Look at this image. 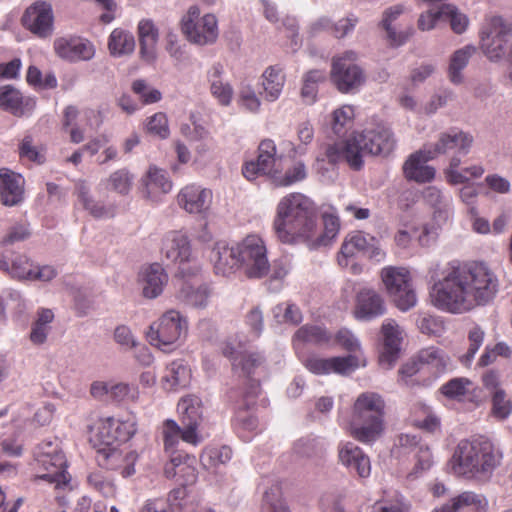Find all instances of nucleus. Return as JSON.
I'll return each instance as SVG.
<instances>
[{"instance_id":"864d4df0","label":"nucleus","mask_w":512,"mask_h":512,"mask_svg":"<svg viewBox=\"0 0 512 512\" xmlns=\"http://www.w3.org/2000/svg\"><path fill=\"white\" fill-rule=\"evenodd\" d=\"M134 175L126 168H121L110 174L106 180V188L121 195H127L133 185Z\"/></svg>"},{"instance_id":"e2e57ef3","label":"nucleus","mask_w":512,"mask_h":512,"mask_svg":"<svg viewBox=\"0 0 512 512\" xmlns=\"http://www.w3.org/2000/svg\"><path fill=\"white\" fill-rule=\"evenodd\" d=\"M297 136L301 144L293 146L290 150L289 155L292 158H295L297 155H303L306 151L303 145H308L312 142L314 138L312 125L308 122L301 123L297 128Z\"/></svg>"},{"instance_id":"6ab92c4d","label":"nucleus","mask_w":512,"mask_h":512,"mask_svg":"<svg viewBox=\"0 0 512 512\" xmlns=\"http://www.w3.org/2000/svg\"><path fill=\"white\" fill-rule=\"evenodd\" d=\"M449 21L451 29L456 34H462L469 25L468 17L450 4H442L422 13L418 19V28L422 31L433 29L439 22Z\"/></svg>"},{"instance_id":"f8f14e48","label":"nucleus","mask_w":512,"mask_h":512,"mask_svg":"<svg viewBox=\"0 0 512 512\" xmlns=\"http://www.w3.org/2000/svg\"><path fill=\"white\" fill-rule=\"evenodd\" d=\"M512 34V18L491 17L480 32V47L490 60L500 59Z\"/></svg>"},{"instance_id":"412c9836","label":"nucleus","mask_w":512,"mask_h":512,"mask_svg":"<svg viewBox=\"0 0 512 512\" xmlns=\"http://www.w3.org/2000/svg\"><path fill=\"white\" fill-rule=\"evenodd\" d=\"M156 438L161 440L163 450L168 457L182 452L178 449L181 440L193 446L200 442L198 433H194L193 429L181 427L173 419H166L159 425Z\"/></svg>"},{"instance_id":"4be33fe9","label":"nucleus","mask_w":512,"mask_h":512,"mask_svg":"<svg viewBox=\"0 0 512 512\" xmlns=\"http://www.w3.org/2000/svg\"><path fill=\"white\" fill-rule=\"evenodd\" d=\"M23 26L39 38H48L53 34L54 15L50 3L37 1L29 6L23 17Z\"/></svg>"},{"instance_id":"bb28decb","label":"nucleus","mask_w":512,"mask_h":512,"mask_svg":"<svg viewBox=\"0 0 512 512\" xmlns=\"http://www.w3.org/2000/svg\"><path fill=\"white\" fill-rule=\"evenodd\" d=\"M338 460L350 473H355L360 478H367L371 474L369 456L353 442L339 443Z\"/></svg>"},{"instance_id":"c03bdc74","label":"nucleus","mask_w":512,"mask_h":512,"mask_svg":"<svg viewBox=\"0 0 512 512\" xmlns=\"http://www.w3.org/2000/svg\"><path fill=\"white\" fill-rule=\"evenodd\" d=\"M417 360L421 365L429 366L436 377L444 373L450 364L447 353L434 346L421 349L417 354Z\"/></svg>"},{"instance_id":"338daca9","label":"nucleus","mask_w":512,"mask_h":512,"mask_svg":"<svg viewBox=\"0 0 512 512\" xmlns=\"http://www.w3.org/2000/svg\"><path fill=\"white\" fill-rule=\"evenodd\" d=\"M146 128L150 134L159 136L162 139L169 136L168 120L162 112L155 113L148 118Z\"/></svg>"},{"instance_id":"a19ab883","label":"nucleus","mask_w":512,"mask_h":512,"mask_svg":"<svg viewBox=\"0 0 512 512\" xmlns=\"http://www.w3.org/2000/svg\"><path fill=\"white\" fill-rule=\"evenodd\" d=\"M177 407L182 425L187 429H193L194 433H198L202 420L201 400L196 396L189 395L181 398Z\"/></svg>"},{"instance_id":"b1692460","label":"nucleus","mask_w":512,"mask_h":512,"mask_svg":"<svg viewBox=\"0 0 512 512\" xmlns=\"http://www.w3.org/2000/svg\"><path fill=\"white\" fill-rule=\"evenodd\" d=\"M164 475L176 479L182 486L192 485L197 481L196 458L186 452L169 456L164 466Z\"/></svg>"},{"instance_id":"13d9d810","label":"nucleus","mask_w":512,"mask_h":512,"mask_svg":"<svg viewBox=\"0 0 512 512\" xmlns=\"http://www.w3.org/2000/svg\"><path fill=\"white\" fill-rule=\"evenodd\" d=\"M76 189L79 201L82 203L83 207L91 213V215L95 218H102L108 215V211L103 205L96 203L91 199L88 188L85 186L84 182L77 184Z\"/></svg>"},{"instance_id":"c756f323","label":"nucleus","mask_w":512,"mask_h":512,"mask_svg":"<svg viewBox=\"0 0 512 512\" xmlns=\"http://www.w3.org/2000/svg\"><path fill=\"white\" fill-rule=\"evenodd\" d=\"M36 107L32 97H25L11 85L0 86V108L16 117L30 115Z\"/></svg>"},{"instance_id":"a878e982","label":"nucleus","mask_w":512,"mask_h":512,"mask_svg":"<svg viewBox=\"0 0 512 512\" xmlns=\"http://www.w3.org/2000/svg\"><path fill=\"white\" fill-rule=\"evenodd\" d=\"M213 194L210 189L200 185L189 184L177 194L178 205L190 214H203L211 206Z\"/></svg>"},{"instance_id":"4d7b16f0","label":"nucleus","mask_w":512,"mask_h":512,"mask_svg":"<svg viewBox=\"0 0 512 512\" xmlns=\"http://www.w3.org/2000/svg\"><path fill=\"white\" fill-rule=\"evenodd\" d=\"M232 458V450L228 446L211 447L203 450L200 460L207 468H214L227 463Z\"/></svg>"},{"instance_id":"9d476101","label":"nucleus","mask_w":512,"mask_h":512,"mask_svg":"<svg viewBox=\"0 0 512 512\" xmlns=\"http://www.w3.org/2000/svg\"><path fill=\"white\" fill-rule=\"evenodd\" d=\"M381 279L387 293L402 311L414 307L417 301L410 272L404 267L387 266L381 270Z\"/></svg>"},{"instance_id":"f03ea898","label":"nucleus","mask_w":512,"mask_h":512,"mask_svg":"<svg viewBox=\"0 0 512 512\" xmlns=\"http://www.w3.org/2000/svg\"><path fill=\"white\" fill-rule=\"evenodd\" d=\"M317 208L306 195L289 193L277 204L273 230L284 244H296L311 239L316 229Z\"/></svg>"},{"instance_id":"79ce46f5","label":"nucleus","mask_w":512,"mask_h":512,"mask_svg":"<svg viewBox=\"0 0 512 512\" xmlns=\"http://www.w3.org/2000/svg\"><path fill=\"white\" fill-rule=\"evenodd\" d=\"M285 84V75L282 68L277 65L269 66L262 74V87L264 99L270 102L280 97Z\"/></svg>"},{"instance_id":"4c0bfd02","label":"nucleus","mask_w":512,"mask_h":512,"mask_svg":"<svg viewBox=\"0 0 512 512\" xmlns=\"http://www.w3.org/2000/svg\"><path fill=\"white\" fill-rule=\"evenodd\" d=\"M191 379V370L183 360H174L168 364L162 376L164 389L172 391L188 386Z\"/></svg>"},{"instance_id":"774afa93","label":"nucleus","mask_w":512,"mask_h":512,"mask_svg":"<svg viewBox=\"0 0 512 512\" xmlns=\"http://www.w3.org/2000/svg\"><path fill=\"white\" fill-rule=\"evenodd\" d=\"M112 399L117 402L135 401L138 398L139 392L137 387L130 386L125 383L110 384L108 393Z\"/></svg>"},{"instance_id":"0e129e2a","label":"nucleus","mask_w":512,"mask_h":512,"mask_svg":"<svg viewBox=\"0 0 512 512\" xmlns=\"http://www.w3.org/2000/svg\"><path fill=\"white\" fill-rule=\"evenodd\" d=\"M485 333L479 326L472 327L468 332L469 348L467 353L461 358L464 364H468L474 358L475 354L484 341Z\"/></svg>"},{"instance_id":"09e8293b","label":"nucleus","mask_w":512,"mask_h":512,"mask_svg":"<svg viewBox=\"0 0 512 512\" xmlns=\"http://www.w3.org/2000/svg\"><path fill=\"white\" fill-rule=\"evenodd\" d=\"M476 52V47L473 45H467L463 48L456 50L451 58L448 67V76L452 83L460 84L463 81V69L469 63L470 58Z\"/></svg>"},{"instance_id":"20e7f679","label":"nucleus","mask_w":512,"mask_h":512,"mask_svg":"<svg viewBox=\"0 0 512 512\" xmlns=\"http://www.w3.org/2000/svg\"><path fill=\"white\" fill-rule=\"evenodd\" d=\"M395 147V139L390 129L377 126L365 130L359 137L338 141L328 145L325 151L329 163L346 162L353 170L363 167L362 153L372 155H389Z\"/></svg>"},{"instance_id":"aec40b11","label":"nucleus","mask_w":512,"mask_h":512,"mask_svg":"<svg viewBox=\"0 0 512 512\" xmlns=\"http://www.w3.org/2000/svg\"><path fill=\"white\" fill-rule=\"evenodd\" d=\"M473 143V137L459 129H451L440 133L438 140L429 146L430 155L428 158H436L439 155L456 156L467 155Z\"/></svg>"},{"instance_id":"3c124183","label":"nucleus","mask_w":512,"mask_h":512,"mask_svg":"<svg viewBox=\"0 0 512 512\" xmlns=\"http://www.w3.org/2000/svg\"><path fill=\"white\" fill-rule=\"evenodd\" d=\"M471 387L472 381L470 379L466 377H456L444 383L439 391L449 400L462 402L470 393Z\"/></svg>"},{"instance_id":"f3484780","label":"nucleus","mask_w":512,"mask_h":512,"mask_svg":"<svg viewBox=\"0 0 512 512\" xmlns=\"http://www.w3.org/2000/svg\"><path fill=\"white\" fill-rule=\"evenodd\" d=\"M358 254H363L376 261L382 260L385 255L379 246V241L374 236L362 231H355L345 237L337 256L338 264L347 267L350 259Z\"/></svg>"},{"instance_id":"dca6fc26","label":"nucleus","mask_w":512,"mask_h":512,"mask_svg":"<svg viewBox=\"0 0 512 512\" xmlns=\"http://www.w3.org/2000/svg\"><path fill=\"white\" fill-rule=\"evenodd\" d=\"M163 251L168 260L180 265L182 277L197 276L200 266L193 258L190 241L181 231L167 234L163 243Z\"/></svg>"},{"instance_id":"ddd939ff","label":"nucleus","mask_w":512,"mask_h":512,"mask_svg":"<svg viewBox=\"0 0 512 512\" xmlns=\"http://www.w3.org/2000/svg\"><path fill=\"white\" fill-rule=\"evenodd\" d=\"M241 265L248 278H262L267 275L269 262L264 241L257 235H248L236 245Z\"/></svg>"},{"instance_id":"f704fd0d","label":"nucleus","mask_w":512,"mask_h":512,"mask_svg":"<svg viewBox=\"0 0 512 512\" xmlns=\"http://www.w3.org/2000/svg\"><path fill=\"white\" fill-rule=\"evenodd\" d=\"M382 335L384 340L383 352L380 361L387 362L389 365L394 362L400 351L402 341V331L393 319H387L382 324Z\"/></svg>"},{"instance_id":"39448f33","label":"nucleus","mask_w":512,"mask_h":512,"mask_svg":"<svg viewBox=\"0 0 512 512\" xmlns=\"http://www.w3.org/2000/svg\"><path fill=\"white\" fill-rule=\"evenodd\" d=\"M385 402L374 392L361 393L355 400L349 418H342L340 425L355 440L370 444L384 431Z\"/></svg>"},{"instance_id":"052dcab7","label":"nucleus","mask_w":512,"mask_h":512,"mask_svg":"<svg viewBox=\"0 0 512 512\" xmlns=\"http://www.w3.org/2000/svg\"><path fill=\"white\" fill-rule=\"evenodd\" d=\"M133 92L138 95L142 104H153L161 100L162 94L158 89L152 88L144 80H136L132 84Z\"/></svg>"},{"instance_id":"423d86ee","label":"nucleus","mask_w":512,"mask_h":512,"mask_svg":"<svg viewBox=\"0 0 512 512\" xmlns=\"http://www.w3.org/2000/svg\"><path fill=\"white\" fill-rule=\"evenodd\" d=\"M260 390L258 381L248 379L244 387L229 391L235 410L232 427L243 441H250L259 432V421L250 409L256 404Z\"/></svg>"},{"instance_id":"e433bc0d","label":"nucleus","mask_w":512,"mask_h":512,"mask_svg":"<svg viewBox=\"0 0 512 512\" xmlns=\"http://www.w3.org/2000/svg\"><path fill=\"white\" fill-rule=\"evenodd\" d=\"M180 288L177 298L187 305L193 307H204L210 296V290L206 284L198 283L195 278L193 282L189 280H180Z\"/></svg>"},{"instance_id":"7ed1b4c3","label":"nucleus","mask_w":512,"mask_h":512,"mask_svg":"<svg viewBox=\"0 0 512 512\" xmlns=\"http://www.w3.org/2000/svg\"><path fill=\"white\" fill-rule=\"evenodd\" d=\"M502 453L483 436L462 439L449 461L452 472L468 480H488L500 465Z\"/></svg>"},{"instance_id":"58836bf2","label":"nucleus","mask_w":512,"mask_h":512,"mask_svg":"<svg viewBox=\"0 0 512 512\" xmlns=\"http://www.w3.org/2000/svg\"><path fill=\"white\" fill-rule=\"evenodd\" d=\"M324 228L322 231L318 228L316 221V229L311 239H305L304 243L311 248H318L329 245L338 235L340 230V219L334 213H324L322 215Z\"/></svg>"},{"instance_id":"c85d7f7f","label":"nucleus","mask_w":512,"mask_h":512,"mask_svg":"<svg viewBox=\"0 0 512 512\" xmlns=\"http://www.w3.org/2000/svg\"><path fill=\"white\" fill-rule=\"evenodd\" d=\"M430 150L427 146L411 154L403 165V174L408 181L419 184L431 182L435 178V168L427 165L434 158H428Z\"/></svg>"},{"instance_id":"f257e3e1","label":"nucleus","mask_w":512,"mask_h":512,"mask_svg":"<svg viewBox=\"0 0 512 512\" xmlns=\"http://www.w3.org/2000/svg\"><path fill=\"white\" fill-rule=\"evenodd\" d=\"M433 283L431 303L450 313H464L491 301L498 287V279L484 262L453 260L443 268L438 264L429 268Z\"/></svg>"},{"instance_id":"9b49d317","label":"nucleus","mask_w":512,"mask_h":512,"mask_svg":"<svg viewBox=\"0 0 512 512\" xmlns=\"http://www.w3.org/2000/svg\"><path fill=\"white\" fill-rule=\"evenodd\" d=\"M332 83L341 93L358 90L365 82L363 69L356 64V53L346 51L332 58L330 72Z\"/></svg>"},{"instance_id":"a211bd4d","label":"nucleus","mask_w":512,"mask_h":512,"mask_svg":"<svg viewBox=\"0 0 512 512\" xmlns=\"http://www.w3.org/2000/svg\"><path fill=\"white\" fill-rule=\"evenodd\" d=\"M279 159L281 156H277L275 142L272 139H264L259 143L256 160L243 164L242 174L249 181L256 180L260 176H266L271 181L272 173L279 168L277 165Z\"/></svg>"},{"instance_id":"6e6552de","label":"nucleus","mask_w":512,"mask_h":512,"mask_svg":"<svg viewBox=\"0 0 512 512\" xmlns=\"http://www.w3.org/2000/svg\"><path fill=\"white\" fill-rule=\"evenodd\" d=\"M187 329L186 318L172 309L163 313L149 325L146 339L150 345L163 351H170L181 336L187 332Z\"/></svg>"},{"instance_id":"de8ad7c7","label":"nucleus","mask_w":512,"mask_h":512,"mask_svg":"<svg viewBox=\"0 0 512 512\" xmlns=\"http://www.w3.org/2000/svg\"><path fill=\"white\" fill-rule=\"evenodd\" d=\"M307 167L303 161H295L285 172L278 168L272 173L271 183L275 187H289L307 178Z\"/></svg>"},{"instance_id":"6e6d98bb","label":"nucleus","mask_w":512,"mask_h":512,"mask_svg":"<svg viewBox=\"0 0 512 512\" xmlns=\"http://www.w3.org/2000/svg\"><path fill=\"white\" fill-rule=\"evenodd\" d=\"M325 80V73L321 70H311L304 76L301 97L306 104L315 102L318 92V83Z\"/></svg>"},{"instance_id":"c9c22d12","label":"nucleus","mask_w":512,"mask_h":512,"mask_svg":"<svg viewBox=\"0 0 512 512\" xmlns=\"http://www.w3.org/2000/svg\"><path fill=\"white\" fill-rule=\"evenodd\" d=\"M487 507L488 501L484 495L465 491L452 498L449 503L435 509L434 512H458L464 508H470L473 512H486Z\"/></svg>"},{"instance_id":"8fccbe9b","label":"nucleus","mask_w":512,"mask_h":512,"mask_svg":"<svg viewBox=\"0 0 512 512\" xmlns=\"http://www.w3.org/2000/svg\"><path fill=\"white\" fill-rule=\"evenodd\" d=\"M402 13L403 7L401 5H396L384 12V18L382 20V26L387 32L388 40L390 44L395 47L404 44L412 35V29L397 34L391 26L392 22Z\"/></svg>"},{"instance_id":"393cba45","label":"nucleus","mask_w":512,"mask_h":512,"mask_svg":"<svg viewBox=\"0 0 512 512\" xmlns=\"http://www.w3.org/2000/svg\"><path fill=\"white\" fill-rule=\"evenodd\" d=\"M222 353L232 361L234 368H240L247 376L253 374L265 363V357L261 353L248 351L241 342L227 341L224 343Z\"/></svg>"},{"instance_id":"cd10ccee","label":"nucleus","mask_w":512,"mask_h":512,"mask_svg":"<svg viewBox=\"0 0 512 512\" xmlns=\"http://www.w3.org/2000/svg\"><path fill=\"white\" fill-rule=\"evenodd\" d=\"M53 47L58 57L70 62L87 61L95 54L94 46L80 37H59Z\"/></svg>"},{"instance_id":"37998d69","label":"nucleus","mask_w":512,"mask_h":512,"mask_svg":"<svg viewBox=\"0 0 512 512\" xmlns=\"http://www.w3.org/2000/svg\"><path fill=\"white\" fill-rule=\"evenodd\" d=\"M140 53L143 59L151 62L155 59V47L158 40V30L150 20H142L138 24Z\"/></svg>"},{"instance_id":"69168bd1","label":"nucleus","mask_w":512,"mask_h":512,"mask_svg":"<svg viewBox=\"0 0 512 512\" xmlns=\"http://www.w3.org/2000/svg\"><path fill=\"white\" fill-rule=\"evenodd\" d=\"M12 269L15 271V273L18 274L19 277L23 278H29V279H37L41 281H49L53 279L56 275V272L53 267L51 266H43L40 268H37V270H31V269H21L18 267L16 262L12 263Z\"/></svg>"},{"instance_id":"2f4dec72","label":"nucleus","mask_w":512,"mask_h":512,"mask_svg":"<svg viewBox=\"0 0 512 512\" xmlns=\"http://www.w3.org/2000/svg\"><path fill=\"white\" fill-rule=\"evenodd\" d=\"M24 178L8 168L0 169V197L6 206H14L23 200Z\"/></svg>"},{"instance_id":"5fc2aeb1","label":"nucleus","mask_w":512,"mask_h":512,"mask_svg":"<svg viewBox=\"0 0 512 512\" xmlns=\"http://www.w3.org/2000/svg\"><path fill=\"white\" fill-rule=\"evenodd\" d=\"M355 111L350 105H344L333 112L332 129L336 135L342 136L352 128Z\"/></svg>"},{"instance_id":"680f3d73","label":"nucleus","mask_w":512,"mask_h":512,"mask_svg":"<svg viewBox=\"0 0 512 512\" xmlns=\"http://www.w3.org/2000/svg\"><path fill=\"white\" fill-rule=\"evenodd\" d=\"M415 410L421 412L424 416L423 419L416 418L414 420V424L428 432H434L440 428V420L434 415L428 406L422 403H418L415 405Z\"/></svg>"},{"instance_id":"7c9ffc66","label":"nucleus","mask_w":512,"mask_h":512,"mask_svg":"<svg viewBox=\"0 0 512 512\" xmlns=\"http://www.w3.org/2000/svg\"><path fill=\"white\" fill-rule=\"evenodd\" d=\"M386 311L382 296L372 289H362L356 296L354 316L358 320L370 321Z\"/></svg>"},{"instance_id":"a18cd8bd","label":"nucleus","mask_w":512,"mask_h":512,"mask_svg":"<svg viewBox=\"0 0 512 512\" xmlns=\"http://www.w3.org/2000/svg\"><path fill=\"white\" fill-rule=\"evenodd\" d=\"M460 164L461 159L459 157L454 156L450 159L449 166L444 171L450 184H462L471 179L479 178L484 173V168L481 165H472L460 170Z\"/></svg>"},{"instance_id":"473e14b6","label":"nucleus","mask_w":512,"mask_h":512,"mask_svg":"<svg viewBox=\"0 0 512 512\" xmlns=\"http://www.w3.org/2000/svg\"><path fill=\"white\" fill-rule=\"evenodd\" d=\"M139 281L142 286L143 296L148 299H154L163 292L168 282V275L160 264L154 263L142 269Z\"/></svg>"},{"instance_id":"72a5a7b5","label":"nucleus","mask_w":512,"mask_h":512,"mask_svg":"<svg viewBox=\"0 0 512 512\" xmlns=\"http://www.w3.org/2000/svg\"><path fill=\"white\" fill-rule=\"evenodd\" d=\"M212 261L215 273L222 276H229L241 265L236 246L230 247L225 242L216 243Z\"/></svg>"},{"instance_id":"603ef678","label":"nucleus","mask_w":512,"mask_h":512,"mask_svg":"<svg viewBox=\"0 0 512 512\" xmlns=\"http://www.w3.org/2000/svg\"><path fill=\"white\" fill-rule=\"evenodd\" d=\"M108 47L113 55L129 54L134 50L135 40L132 34L114 29L109 37Z\"/></svg>"},{"instance_id":"0eeeda50","label":"nucleus","mask_w":512,"mask_h":512,"mask_svg":"<svg viewBox=\"0 0 512 512\" xmlns=\"http://www.w3.org/2000/svg\"><path fill=\"white\" fill-rule=\"evenodd\" d=\"M35 479L47 481L56 489L67 486L70 475L67 472V460L57 443L44 441L35 452Z\"/></svg>"},{"instance_id":"5701e85b","label":"nucleus","mask_w":512,"mask_h":512,"mask_svg":"<svg viewBox=\"0 0 512 512\" xmlns=\"http://www.w3.org/2000/svg\"><path fill=\"white\" fill-rule=\"evenodd\" d=\"M303 364L307 370L316 375H327L330 373L347 375L359 367L358 358L355 355L330 358L311 355L303 360Z\"/></svg>"},{"instance_id":"1a4fd4ad","label":"nucleus","mask_w":512,"mask_h":512,"mask_svg":"<svg viewBox=\"0 0 512 512\" xmlns=\"http://www.w3.org/2000/svg\"><path fill=\"white\" fill-rule=\"evenodd\" d=\"M137 431L134 418L118 419L115 417L99 418L88 429V440L91 445L114 444L127 442Z\"/></svg>"},{"instance_id":"49530a36","label":"nucleus","mask_w":512,"mask_h":512,"mask_svg":"<svg viewBox=\"0 0 512 512\" xmlns=\"http://www.w3.org/2000/svg\"><path fill=\"white\" fill-rule=\"evenodd\" d=\"M294 341L330 347L333 346V335L323 326L306 324L296 331Z\"/></svg>"},{"instance_id":"2eb2a0df","label":"nucleus","mask_w":512,"mask_h":512,"mask_svg":"<svg viewBox=\"0 0 512 512\" xmlns=\"http://www.w3.org/2000/svg\"><path fill=\"white\" fill-rule=\"evenodd\" d=\"M182 31L190 42L206 45L214 43L218 37L217 19L213 14L200 17L197 6H191L182 19Z\"/></svg>"},{"instance_id":"ea45409f","label":"nucleus","mask_w":512,"mask_h":512,"mask_svg":"<svg viewBox=\"0 0 512 512\" xmlns=\"http://www.w3.org/2000/svg\"><path fill=\"white\" fill-rule=\"evenodd\" d=\"M147 198L154 199L158 195L166 194L172 189V182L165 170L152 165L142 178Z\"/></svg>"},{"instance_id":"bf43d9fd","label":"nucleus","mask_w":512,"mask_h":512,"mask_svg":"<svg viewBox=\"0 0 512 512\" xmlns=\"http://www.w3.org/2000/svg\"><path fill=\"white\" fill-rule=\"evenodd\" d=\"M512 412V399L504 390H496L492 396V413L497 419H506Z\"/></svg>"},{"instance_id":"4468645a","label":"nucleus","mask_w":512,"mask_h":512,"mask_svg":"<svg viewBox=\"0 0 512 512\" xmlns=\"http://www.w3.org/2000/svg\"><path fill=\"white\" fill-rule=\"evenodd\" d=\"M92 447L96 451L95 460L100 468L117 472L124 478L135 473L138 455L134 450L120 448L114 444L92 445Z\"/></svg>"}]
</instances>
